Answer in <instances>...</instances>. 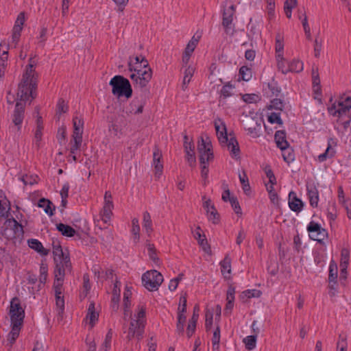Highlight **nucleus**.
Instances as JSON below:
<instances>
[{
  "label": "nucleus",
  "mask_w": 351,
  "mask_h": 351,
  "mask_svg": "<svg viewBox=\"0 0 351 351\" xmlns=\"http://www.w3.org/2000/svg\"><path fill=\"white\" fill-rule=\"evenodd\" d=\"M37 87V74L34 69V65L29 63L26 68L25 73L23 75L21 82L19 84L17 97L19 101H25L29 97L34 99L36 97V89Z\"/></svg>",
  "instance_id": "obj_1"
},
{
  "label": "nucleus",
  "mask_w": 351,
  "mask_h": 351,
  "mask_svg": "<svg viewBox=\"0 0 351 351\" xmlns=\"http://www.w3.org/2000/svg\"><path fill=\"white\" fill-rule=\"evenodd\" d=\"M141 61L143 62V66L142 69H138V66H134L132 60L130 58V62H128V69L130 72L134 71L130 75V77L134 81L136 85H138L141 88L145 87L152 77V71L149 66L147 60L145 58H141Z\"/></svg>",
  "instance_id": "obj_2"
},
{
  "label": "nucleus",
  "mask_w": 351,
  "mask_h": 351,
  "mask_svg": "<svg viewBox=\"0 0 351 351\" xmlns=\"http://www.w3.org/2000/svg\"><path fill=\"white\" fill-rule=\"evenodd\" d=\"M135 317L130 322L128 330V340H131L134 337H136L138 340L142 339L145 330V307L143 306L138 307V311Z\"/></svg>",
  "instance_id": "obj_3"
},
{
  "label": "nucleus",
  "mask_w": 351,
  "mask_h": 351,
  "mask_svg": "<svg viewBox=\"0 0 351 351\" xmlns=\"http://www.w3.org/2000/svg\"><path fill=\"white\" fill-rule=\"evenodd\" d=\"M1 234L8 240L21 241L23 237V226L14 218L5 220L1 227Z\"/></svg>",
  "instance_id": "obj_4"
},
{
  "label": "nucleus",
  "mask_w": 351,
  "mask_h": 351,
  "mask_svg": "<svg viewBox=\"0 0 351 351\" xmlns=\"http://www.w3.org/2000/svg\"><path fill=\"white\" fill-rule=\"evenodd\" d=\"M109 84L112 87V93L118 97L125 96L130 98L132 95V89L129 80L122 75L112 77Z\"/></svg>",
  "instance_id": "obj_5"
},
{
  "label": "nucleus",
  "mask_w": 351,
  "mask_h": 351,
  "mask_svg": "<svg viewBox=\"0 0 351 351\" xmlns=\"http://www.w3.org/2000/svg\"><path fill=\"white\" fill-rule=\"evenodd\" d=\"M163 280L162 275L155 269L147 271L142 276L143 285L149 291L158 290Z\"/></svg>",
  "instance_id": "obj_6"
},
{
  "label": "nucleus",
  "mask_w": 351,
  "mask_h": 351,
  "mask_svg": "<svg viewBox=\"0 0 351 351\" xmlns=\"http://www.w3.org/2000/svg\"><path fill=\"white\" fill-rule=\"evenodd\" d=\"M73 132L72 138L73 143L70 149L71 154H75L80 149L82 143V134L84 130V120L81 117H75L73 119Z\"/></svg>",
  "instance_id": "obj_7"
},
{
  "label": "nucleus",
  "mask_w": 351,
  "mask_h": 351,
  "mask_svg": "<svg viewBox=\"0 0 351 351\" xmlns=\"http://www.w3.org/2000/svg\"><path fill=\"white\" fill-rule=\"evenodd\" d=\"M197 151L199 154V162L201 164H205L213 159V153L212 152V145L208 137L204 139L201 136L198 141Z\"/></svg>",
  "instance_id": "obj_8"
},
{
  "label": "nucleus",
  "mask_w": 351,
  "mask_h": 351,
  "mask_svg": "<svg viewBox=\"0 0 351 351\" xmlns=\"http://www.w3.org/2000/svg\"><path fill=\"white\" fill-rule=\"evenodd\" d=\"M10 315L11 324H23L25 317V311L21 306L19 299L16 297L12 298L11 300Z\"/></svg>",
  "instance_id": "obj_9"
},
{
  "label": "nucleus",
  "mask_w": 351,
  "mask_h": 351,
  "mask_svg": "<svg viewBox=\"0 0 351 351\" xmlns=\"http://www.w3.org/2000/svg\"><path fill=\"white\" fill-rule=\"evenodd\" d=\"M307 230L309 232V237L311 239L322 243L328 235L326 230L322 228L319 224L311 221L307 227Z\"/></svg>",
  "instance_id": "obj_10"
},
{
  "label": "nucleus",
  "mask_w": 351,
  "mask_h": 351,
  "mask_svg": "<svg viewBox=\"0 0 351 351\" xmlns=\"http://www.w3.org/2000/svg\"><path fill=\"white\" fill-rule=\"evenodd\" d=\"M235 12V7L234 5H230L228 8L225 9L223 12L222 25L225 29L227 34L232 35L234 34V25H232L233 16Z\"/></svg>",
  "instance_id": "obj_11"
},
{
  "label": "nucleus",
  "mask_w": 351,
  "mask_h": 351,
  "mask_svg": "<svg viewBox=\"0 0 351 351\" xmlns=\"http://www.w3.org/2000/svg\"><path fill=\"white\" fill-rule=\"evenodd\" d=\"M262 123L261 118L250 117L245 121V128L253 138H256L260 135Z\"/></svg>",
  "instance_id": "obj_12"
},
{
  "label": "nucleus",
  "mask_w": 351,
  "mask_h": 351,
  "mask_svg": "<svg viewBox=\"0 0 351 351\" xmlns=\"http://www.w3.org/2000/svg\"><path fill=\"white\" fill-rule=\"evenodd\" d=\"M146 102L147 98L144 95L135 97L130 103L128 108H127L126 114H141Z\"/></svg>",
  "instance_id": "obj_13"
},
{
  "label": "nucleus",
  "mask_w": 351,
  "mask_h": 351,
  "mask_svg": "<svg viewBox=\"0 0 351 351\" xmlns=\"http://www.w3.org/2000/svg\"><path fill=\"white\" fill-rule=\"evenodd\" d=\"M25 21V13L21 12L18 15L15 24L12 29V43L14 44V47L16 46L21 36V33Z\"/></svg>",
  "instance_id": "obj_14"
},
{
  "label": "nucleus",
  "mask_w": 351,
  "mask_h": 351,
  "mask_svg": "<svg viewBox=\"0 0 351 351\" xmlns=\"http://www.w3.org/2000/svg\"><path fill=\"white\" fill-rule=\"evenodd\" d=\"M56 268L54 270L55 277L64 278L66 271H71V263L69 257H65L64 261L55 262Z\"/></svg>",
  "instance_id": "obj_15"
},
{
  "label": "nucleus",
  "mask_w": 351,
  "mask_h": 351,
  "mask_svg": "<svg viewBox=\"0 0 351 351\" xmlns=\"http://www.w3.org/2000/svg\"><path fill=\"white\" fill-rule=\"evenodd\" d=\"M203 207L206 211L208 219L213 223H217L219 221V215L210 199L204 202Z\"/></svg>",
  "instance_id": "obj_16"
},
{
  "label": "nucleus",
  "mask_w": 351,
  "mask_h": 351,
  "mask_svg": "<svg viewBox=\"0 0 351 351\" xmlns=\"http://www.w3.org/2000/svg\"><path fill=\"white\" fill-rule=\"evenodd\" d=\"M215 128L219 141L221 145L228 143V134L226 124L221 119L215 120Z\"/></svg>",
  "instance_id": "obj_17"
},
{
  "label": "nucleus",
  "mask_w": 351,
  "mask_h": 351,
  "mask_svg": "<svg viewBox=\"0 0 351 351\" xmlns=\"http://www.w3.org/2000/svg\"><path fill=\"white\" fill-rule=\"evenodd\" d=\"M25 104L17 101L13 113L12 122L16 126L21 125L24 118Z\"/></svg>",
  "instance_id": "obj_18"
},
{
  "label": "nucleus",
  "mask_w": 351,
  "mask_h": 351,
  "mask_svg": "<svg viewBox=\"0 0 351 351\" xmlns=\"http://www.w3.org/2000/svg\"><path fill=\"white\" fill-rule=\"evenodd\" d=\"M306 189L309 197L310 204L313 207H317L319 201L318 190L314 182H308L306 184Z\"/></svg>",
  "instance_id": "obj_19"
},
{
  "label": "nucleus",
  "mask_w": 351,
  "mask_h": 351,
  "mask_svg": "<svg viewBox=\"0 0 351 351\" xmlns=\"http://www.w3.org/2000/svg\"><path fill=\"white\" fill-rule=\"evenodd\" d=\"M223 145H226L228 147L232 157L237 159L240 158L239 145L234 136H230V138H228V143H223Z\"/></svg>",
  "instance_id": "obj_20"
},
{
  "label": "nucleus",
  "mask_w": 351,
  "mask_h": 351,
  "mask_svg": "<svg viewBox=\"0 0 351 351\" xmlns=\"http://www.w3.org/2000/svg\"><path fill=\"white\" fill-rule=\"evenodd\" d=\"M194 237L197 240L199 245L202 247L205 252L210 253V246L208 243L206 236L204 234L202 235L201 228L199 226L197 227L194 233Z\"/></svg>",
  "instance_id": "obj_21"
},
{
  "label": "nucleus",
  "mask_w": 351,
  "mask_h": 351,
  "mask_svg": "<svg viewBox=\"0 0 351 351\" xmlns=\"http://www.w3.org/2000/svg\"><path fill=\"white\" fill-rule=\"evenodd\" d=\"M161 158L162 153L158 148L156 147L153 154V163L155 169V174L158 177L162 174L163 169V165L160 162Z\"/></svg>",
  "instance_id": "obj_22"
},
{
  "label": "nucleus",
  "mask_w": 351,
  "mask_h": 351,
  "mask_svg": "<svg viewBox=\"0 0 351 351\" xmlns=\"http://www.w3.org/2000/svg\"><path fill=\"white\" fill-rule=\"evenodd\" d=\"M276 145L280 149L288 148L289 143L287 141L286 132L285 130H278L274 136Z\"/></svg>",
  "instance_id": "obj_23"
},
{
  "label": "nucleus",
  "mask_w": 351,
  "mask_h": 351,
  "mask_svg": "<svg viewBox=\"0 0 351 351\" xmlns=\"http://www.w3.org/2000/svg\"><path fill=\"white\" fill-rule=\"evenodd\" d=\"M275 52L276 58H282L284 55V36L282 34L278 32L275 38Z\"/></svg>",
  "instance_id": "obj_24"
},
{
  "label": "nucleus",
  "mask_w": 351,
  "mask_h": 351,
  "mask_svg": "<svg viewBox=\"0 0 351 351\" xmlns=\"http://www.w3.org/2000/svg\"><path fill=\"white\" fill-rule=\"evenodd\" d=\"M221 272L225 278L229 279L231 274V258L226 255L223 260L220 262Z\"/></svg>",
  "instance_id": "obj_25"
},
{
  "label": "nucleus",
  "mask_w": 351,
  "mask_h": 351,
  "mask_svg": "<svg viewBox=\"0 0 351 351\" xmlns=\"http://www.w3.org/2000/svg\"><path fill=\"white\" fill-rule=\"evenodd\" d=\"M11 326L12 330L7 337V341L10 343V346L15 343L16 339L19 337L22 324H11Z\"/></svg>",
  "instance_id": "obj_26"
},
{
  "label": "nucleus",
  "mask_w": 351,
  "mask_h": 351,
  "mask_svg": "<svg viewBox=\"0 0 351 351\" xmlns=\"http://www.w3.org/2000/svg\"><path fill=\"white\" fill-rule=\"evenodd\" d=\"M28 245L43 256H47L49 250L43 247V244L37 239H31L28 240Z\"/></svg>",
  "instance_id": "obj_27"
},
{
  "label": "nucleus",
  "mask_w": 351,
  "mask_h": 351,
  "mask_svg": "<svg viewBox=\"0 0 351 351\" xmlns=\"http://www.w3.org/2000/svg\"><path fill=\"white\" fill-rule=\"evenodd\" d=\"M53 254L54 255V261L59 262L64 261L65 257H69V254L64 252L61 245L58 243H53Z\"/></svg>",
  "instance_id": "obj_28"
},
{
  "label": "nucleus",
  "mask_w": 351,
  "mask_h": 351,
  "mask_svg": "<svg viewBox=\"0 0 351 351\" xmlns=\"http://www.w3.org/2000/svg\"><path fill=\"white\" fill-rule=\"evenodd\" d=\"M292 195H293L292 199L289 202V208L293 211L298 213L302 209L303 202L295 196V194L293 192H291L289 193V199H291Z\"/></svg>",
  "instance_id": "obj_29"
},
{
  "label": "nucleus",
  "mask_w": 351,
  "mask_h": 351,
  "mask_svg": "<svg viewBox=\"0 0 351 351\" xmlns=\"http://www.w3.org/2000/svg\"><path fill=\"white\" fill-rule=\"evenodd\" d=\"M98 317L99 314L95 311V303L90 302L88 306L86 318L89 319V324L91 325V327H93L95 325V322L98 319Z\"/></svg>",
  "instance_id": "obj_30"
},
{
  "label": "nucleus",
  "mask_w": 351,
  "mask_h": 351,
  "mask_svg": "<svg viewBox=\"0 0 351 351\" xmlns=\"http://www.w3.org/2000/svg\"><path fill=\"white\" fill-rule=\"evenodd\" d=\"M57 230L62 233V235L71 237L75 234V230L70 226L64 223H58L56 225Z\"/></svg>",
  "instance_id": "obj_31"
},
{
  "label": "nucleus",
  "mask_w": 351,
  "mask_h": 351,
  "mask_svg": "<svg viewBox=\"0 0 351 351\" xmlns=\"http://www.w3.org/2000/svg\"><path fill=\"white\" fill-rule=\"evenodd\" d=\"M114 208L113 204H107L104 203V206L103 207L102 211H101V216H102V220L105 223H108L112 215V209Z\"/></svg>",
  "instance_id": "obj_32"
},
{
  "label": "nucleus",
  "mask_w": 351,
  "mask_h": 351,
  "mask_svg": "<svg viewBox=\"0 0 351 351\" xmlns=\"http://www.w3.org/2000/svg\"><path fill=\"white\" fill-rule=\"evenodd\" d=\"M52 203L45 198H41L38 202V206L43 208L45 213L52 216L53 215V210H55V207L51 208V205Z\"/></svg>",
  "instance_id": "obj_33"
},
{
  "label": "nucleus",
  "mask_w": 351,
  "mask_h": 351,
  "mask_svg": "<svg viewBox=\"0 0 351 351\" xmlns=\"http://www.w3.org/2000/svg\"><path fill=\"white\" fill-rule=\"evenodd\" d=\"M143 226L145 229L146 232L149 236L151 232L153 231V228L151 216L147 211L143 213Z\"/></svg>",
  "instance_id": "obj_34"
},
{
  "label": "nucleus",
  "mask_w": 351,
  "mask_h": 351,
  "mask_svg": "<svg viewBox=\"0 0 351 351\" xmlns=\"http://www.w3.org/2000/svg\"><path fill=\"white\" fill-rule=\"evenodd\" d=\"M330 141L333 142L332 138H330L328 141V147L325 151L324 153L320 154L318 156V159L319 162H324L328 158H332L334 156L335 154V151L332 149V144L330 143Z\"/></svg>",
  "instance_id": "obj_35"
},
{
  "label": "nucleus",
  "mask_w": 351,
  "mask_h": 351,
  "mask_svg": "<svg viewBox=\"0 0 351 351\" xmlns=\"http://www.w3.org/2000/svg\"><path fill=\"white\" fill-rule=\"evenodd\" d=\"M350 257V252L348 249L343 248L341 252V261H340V267L341 269V271L343 272L346 269H347V267L349 262Z\"/></svg>",
  "instance_id": "obj_36"
},
{
  "label": "nucleus",
  "mask_w": 351,
  "mask_h": 351,
  "mask_svg": "<svg viewBox=\"0 0 351 351\" xmlns=\"http://www.w3.org/2000/svg\"><path fill=\"white\" fill-rule=\"evenodd\" d=\"M337 278V265L335 261H332L329 266V276L328 282L330 284H336V279Z\"/></svg>",
  "instance_id": "obj_37"
},
{
  "label": "nucleus",
  "mask_w": 351,
  "mask_h": 351,
  "mask_svg": "<svg viewBox=\"0 0 351 351\" xmlns=\"http://www.w3.org/2000/svg\"><path fill=\"white\" fill-rule=\"evenodd\" d=\"M132 233L133 234L134 241L137 243L140 239V226L138 223V219L134 218L132 220Z\"/></svg>",
  "instance_id": "obj_38"
},
{
  "label": "nucleus",
  "mask_w": 351,
  "mask_h": 351,
  "mask_svg": "<svg viewBox=\"0 0 351 351\" xmlns=\"http://www.w3.org/2000/svg\"><path fill=\"white\" fill-rule=\"evenodd\" d=\"M195 69L192 66H189L184 71V76L182 82V89L185 90L187 84L190 82L191 77L193 75Z\"/></svg>",
  "instance_id": "obj_39"
},
{
  "label": "nucleus",
  "mask_w": 351,
  "mask_h": 351,
  "mask_svg": "<svg viewBox=\"0 0 351 351\" xmlns=\"http://www.w3.org/2000/svg\"><path fill=\"white\" fill-rule=\"evenodd\" d=\"M289 72L300 73L303 70V62L299 60H293L289 62Z\"/></svg>",
  "instance_id": "obj_40"
},
{
  "label": "nucleus",
  "mask_w": 351,
  "mask_h": 351,
  "mask_svg": "<svg viewBox=\"0 0 351 351\" xmlns=\"http://www.w3.org/2000/svg\"><path fill=\"white\" fill-rule=\"evenodd\" d=\"M276 59L278 69L284 74L289 73V62H287L284 56H282L281 59L280 58H276Z\"/></svg>",
  "instance_id": "obj_41"
},
{
  "label": "nucleus",
  "mask_w": 351,
  "mask_h": 351,
  "mask_svg": "<svg viewBox=\"0 0 351 351\" xmlns=\"http://www.w3.org/2000/svg\"><path fill=\"white\" fill-rule=\"evenodd\" d=\"M243 342L248 350H252L256 347V335H250L243 339Z\"/></svg>",
  "instance_id": "obj_42"
},
{
  "label": "nucleus",
  "mask_w": 351,
  "mask_h": 351,
  "mask_svg": "<svg viewBox=\"0 0 351 351\" xmlns=\"http://www.w3.org/2000/svg\"><path fill=\"white\" fill-rule=\"evenodd\" d=\"M282 152V157L284 160L290 163L294 160V152L293 150L289 146L288 148H285V149H281Z\"/></svg>",
  "instance_id": "obj_43"
},
{
  "label": "nucleus",
  "mask_w": 351,
  "mask_h": 351,
  "mask_svg": "<svg viewBox=\"0 0 351 351\" xmlns=\"http://www.w3.org/2000/svg\"><path fill=\"white\" fill-rule=\"evenodd\" d=\"M199 37L195 38V36H193L187 44L184 52L191 55L197 47Z\"/></svg>",
  "instance_id": "obj_44"
},
{
  "label": "nucleus",
  "mask_w": 351,
  "mask_h": 351,
  "mask_svg": "<svg viewBox=\"0 0 351 351\" xmlns=\"http://www.w3.org/2000/svg\"><path fill=\"white\" fill-rule=\"evenodd\" d=\"M239 75L243 80L249 81L252 76V73L250 68L243 66L239 69Z\"/></svg>",
  "instance_id": "obj_45"
},
{
  "label": "nucleus",
  "mask_w": 351,
  "mask_h": 351,
  "mask_svg": "<svg viewBox=\"0 0 351 351\" xmlns=\"http://www.w3.org/2000/svg\"><path fill=\"white\" fill-rule=\"evenodd\" d=\"M147 247L148 250V254L149 258L155 263H159V258L157 256L156 254V250L155 249V247L154 244L152 243H147Z\"/></svg>",
  "instance_id": "obj_46"
},
{
  "label": "nucleus",
  "mask_w": 351,
  "mask_h": 351,
  "mask_svg": "<svg viewBox=\"0 0 351 351\" xmlns=\"http://www.w3.org/2000/svg\"><path fill=\"white\" fill-rule=\"evenodd\" d=\"M184 148L186 155H189L191 153L195 154L194 145L192 141H189L186 134L184 136Z\"/></svg>",
  "instance_id": "obj_47"
},
{
  "label": "nucleus",
  "mask_w": 351,
  "mask_h": 351,
  "mask_svg": "<svg viewBox=\"0 0 351 351\" xmlns=\"http://www.w3.org/2000/svg\"><path fill=\"white\" fill-rule=\"evenodd\" d=\"M219 342H220V328L218 326L215 330L213 332V336L212 338V344L213 350H218L219 348Z\"/></svg>",
  "instance_id": "obj_48"
},
{
  "label": "nucleus",
  "mask_w": 351,
  "mask_h": 351,
  "mask_svg": "<svg viewBox=\"0 0 351 351\" xmlns=\"http://www.w3.org/2000/svg\"><path fill=\"white\" fill-rule=\"evenodd\" d=\"M285 104L282 100L280 99H274L271 101V104L269 106V109H274L278 112L282 111Z\"/></svg>",
  "instance_id": "obj_49"
},
{
  "label": "nucleus",
  "mask_w": 351,
  "mask_h": 351,
  "mask_svg": "<svg viewBox=\"0 0 351 351\" xmlns=\"http://www.w3.org/2000/svg\"><path fill=\"white\" fill-rule=\"evenodd\" d=\"M312 77H313V84L314 87V90L316 93L320 91V80L319 77V74L317 70L315 71L313 69L312 71Z\"/></svg>",
  "instance_id": "obj_50"
},
{
  "label": "nucleus",
  "mask_w": 351,
  "mask_h": 351,
  "mask_svg": "<svg viewBox=\"0 0 351 351\" xmlns=\"http://www.w3.org/2000/svg\"><path fill=\"white\" fill-rule=\"evenodd\" d=\"M239 180L242 184L243 191H245V193H247V191H250V184H249L248 178L246 175L245 172L243 171L242 175L239 174Z\"/></svg>",
  "instance_id": "obj_51"
},
{
  "label": "nucleus",
  "mask_w": 351,
  "mask_h": 351,
  "mask_svg": "<svg viewBox=\"0 0 351 351\" xmlns=\"http://www.w3.org/2000/svg\"><path fill=\"white\" fill-rule=\"evenodd\" d=\"M120 282L119 281H116L114 284V289L112 291V302H115V304H117V302L119 301L120 298Z\"/></svg>",
  "instance_id": "obj_52"
},
{
  "label": "nucleus",
  "mask_w": 351,
  "mask_h": 351,
  "mask_svg": "<svg viewBox=\"0 0 351 351\" xmlns=\"http://www.w3.org/2000/svg\"><path fill=\"white\" fill-rule=\"evenodd\" d=\"M56 295V304L57 308L58 309V314L61 315L64 309V297H62L61 295Z\"/></svg>",
  "instance_id": "obj_53"
},
{
  "label": "nucleus",
  "mask_w": 351,
  "mask_h": 351,
  "mask_svg": "<svg viewBox=\"0 0 351 351\" xmlns=\"http://www.w3.org/2000/svg\"><path fill=\"white\" fill-rule=\"evenodd\" d=\"M280 112H271L268 116V121L271 123H278L279 125H282L283 122L280 117Z\"/></svg>",
  "instance_id": "obj_54"
},
{
  "label": "nucleus",
  "mask_w": 351,
  "mask_h": 351,
  "mask_svg": "<svg viewBox=\"0 0 351 351\" xmlns=\"http://www.w3.org/2000/svg\"><path fill=\"white\" fill-rule=\"evenodd\" d=\"M64 278H60L58 277H55V280L53 282V289L55 291V295H61L62 294V282Z\"/></svg>",
  "instance_id": "obj_55"
},
{
  "label": "nucleus",
  "mask_w": 351,
  "mask_h": 351,
  "mask_svg": "<svg viewBox=\"0 0 351 351\" xmlns=\"http://www.w3.org/2000/svg\"><path fill=\"white\" fill-rule=\"evenodd\" d=\"M233 88V86L230 83L224 85L221 90V96L224 99L232 95L231 90Z\"/></svg>",
  "instance_id": "obj_56"
},
{
  "label": "nucleus",
  "mask_w": 351,
  "mask_h": 351,
  "mask_svg": "<svg viewBox=\"0 0 351 351\" xmlns=\"http://www.w3.org/2000/svg\"><path fill=\"white\" fill-rule=\"evenodd\" d=\"M347 338L343 337L341 335L339 336V341L337 346L339 349V351H347Z\"/></svg>",
  "instance_id": "obj_57"
},
{
  "label": "nucleus",
  "mask_w": 351,
  "mask_h": 351,
  "mask_svg": "<svg viewBox=\"0 0 351 351\" xmlns=\"http://www.w3.org/2000/svg\"><path fill=\"white\" fill-rule=\"evenodd\" d=\"M230 203L236 214H241V208L236 197L232 196L231 199H230Z\"/></svg>",
  "instance_id": "obj_58"
},
{
  "label": "nucleus",
  "mask_w": 351,
  "mask_h": 351,
  "mask_svg": "<svg viewBox=\"0 0 351 351\" xmlns=\"http://www.w3.org/2000/svg\"><path fill=\"white\" fill-rule=\"evenodd\" d=\"M262 293L260 290L252 289V290H246L243 292V295L248 298H259L261 295Z\"/></svg>",
  "instance_id": "obj_59"
},
{
  "label": "nucleus",
  "mask_w": 351,
  "mask_h": 351,
  "mask_svg": "<svg viewBox=\"0 0 351 351\" xmlns=\"http://www.w3.org/2000/svg\"><path fill=\"white\" fill-rule=\"evenodd\" d=\"M213 312L207 310L206 312V323H205V327L206 330H210L213 325Z\"/></svg>",
  "instance_id": "obj_60"
},
{
  "label": "nucleus",
  "mask_w": 351,
  "mask_h": 351,
  "mask_svg": "<svg viewBox=\"0 0 351 351\" xmlns=\"http://www.w3.org/2000/svg\"><path fill=\"white\" fill-rule=\"evenodd\" d=\"M351 108V104L348 106H339V108L335 110L333 113V115H338V117H341L343 114H346L349 110Z\"/></svg>",
  "instance_id": "obj_61"
},
{
  "label": "nucleus",
  "mask_w": 351,
  "mask_h": 351,
  "mask_svg": "<svg viewBox=\"0 0 351 351\" xmlns=\"http://www.w3.org/2000/svg\"><path fill=\"white\" fill-rule=\"evenodd\" d=\"M338 198H339V202L344 206V208H346V205L351 204L350 203H348L346 200L342 186H339L338 188Z\"/></svg>",
  "instance_id": "obj_62"
},
{
  "label": "nucleus",
  "mask_w": 351,
  "mask_h": 351,
  "mask_svg": "<svg viewBox=\"0 0 351 351\" xmlns=\"http://www.w3.org/2000/svg\"><path fill=\"white\" fill-rule=\"evenodd\" d=\"M197 322H193V321L189 320L187 328H186V334L189 338H190L195 331Z\"/></svg>",
  "instance_id": "obj_63"
},
{
  "label": "nucleus",
  "mask_w": 351,
  "mask_h": 351,
  "mask_svg": "<svg viewBox=\"0 0 351 351\" xmlns=\"http://www.w3.org/2000/svg\"><path fill=\"white\" fill-rule=\"evenodd\" d=\"M234 293L235 289L234 287L230 286L228 287L226 294V300L227 302H234Z\"/></svg>",
  "instance_id": "obj_64"
}]
</instances>
